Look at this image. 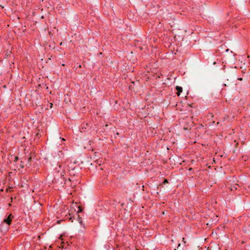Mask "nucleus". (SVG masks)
I'll return each instance as SVG.
<instances>
[{
    "instance_id": "f257e3e1",
    "label": "nucleus",
    "mask_w": 250,
    "mask_h": 250,
    "mask_svg": "<svg viewBox=\"0 0 250 250\" xmlns=\"http://www.w3.org/2000/svg\"><path fill=\"white\" fill-rule=\"evenodd\" d=\"M12 218H13V215L12 214H10L6 218L4 219L3 222L7 225H10Z\"/></svg>"
},
{
    "instance_id": "f03ea898",
    "label": "nucleus",
    "mask_w": 250,
    "mask_h": 250,
    "mask_svg": "<svg viewBox=\"0 0 250 250\" xmlns=\"http://www.w3.org/2000/svg\"><path fill=\"white\" fill-rule=\"evenodd\" d=\"M176 90H177V92H176V94L177 95L179 96L181 93L183 91V88L181 86H176Z\"/></svg>"
},
{
    "instance_id": "7ed1b4c3",
    "label": "nucleus",
    "mask_w": 250,
    "mask_h": 250,
    "mask_svg": "<svg viewBox=\"0 0 250 250\" xmlns=\"http://www.w3.org/2000/svg\"><path fill=\"white\" fill-rule=\"evenodd\" d=\"M19 166H20V168H23L24 167V162L23 161H21L20 162Z\"/></svg>"
},
{
    "instance_id": "20e7f679",
    "label": "nucleus",
    "mask_w": 250,
    "mask_h": 250,
    "mask_svg": "<svg viewBox=\"0 0 250 250\" xmlns=\"http://www.w3.org/2000/svg\"><path fill=\"white\" fill-rule=\"evenodd\" d=\"M19 158L18 156H15L14 158V162L16 163L19 160Z\"/></svg>"
},
{
    "instance_id": "39448f33",
    "label": "nucleus",
    "mask_w": 250,
    "mask_h": 250,
    "mask_svg": "<svg viewBox=\"0 0 250 250\" xmlns=\"http://www.w3.org/2000/svg\"><path fill=\"white\" fill-rule=\"evenodd\" d=\"M238 187V185L235 184V185L233 186V188H234L235 189H237Z\"/></svg>"
},
{
    "instance_id": "423d86ee",
    "label": "nucleus",
    "mask_w": 250,
    "mask_h": 250,
    "mask_svg": "<svg viewBox=\"0 0 250 250\" xmlns=\"http://www.w3.org/2000/svg\"><path fill=\"white\" fill-rule=\"evenodd\" d=\"M83 209L82 208L80 207H79L78 210L77 211L78 213L81 212L82 211Z\"/></svg>"
},
{
    "instance_id": "0eeeda50",
    "label": "nucleus",
    "mask_w": 250,
    "mask_h": 250,
    "mask_svg": "<svg viewBox=\"0 0 250 250\" xmlns=\"http://www.w3.org/2000/svg\"><path fill=\"white\" fill-rule=\"evenodd\" d=\"M167 183H168V180L166 179H164V180L163 181V184H165Z\"/></svg>"
},
{
    "instance_id": "6e6552de",
    "label": "nucleus",
    "mask_w": 250,
    "mask_h": 250,
    "mask_svg": "<svg viewBox=\"0 0 250 250\" xmlns=\"http://www.w3.org/2000/svg\"><path fill=\"white\" fill-rule=\"evenodd\" d=\"M31 159H32V157H29V158H28V163L31 162Z\"/></svg>"
},
{
    "instance_id": "1a4fd4ad",
    "label": "nucleus",
    "mask_w": 250,
    "mask_h": 250,
    "mask_svg": "<svg viewBox=\"0 0 250 250\" xmlns=\"http://www.w3.org/2000/svg\"><path fill=\"white\" fill-rule=\"evenodd\" d=\"M180 244H178V246H177V248H178L179 247H180Z\"/></svg>"
},
{
    "instance_id": "9d476101",
    "label": "nucleus",
    "mask_w": 250,
    "mask_h": 250,
    "mask_svg": "<svg viewBox=\"0 0 250 250\" xmlns=\"http://www.w3.org/2000/svg\"><path fill=\"white\" fill-rule=\"evenodd\" d=\"M192 170V168H189V170Z\"/></svg>"
},
{
    "instance_id": "9b49d317",
    "label": "nucleus",
    "mask_w": 250,
    "mask_h": 250,
    "mask_svg": "<svg viewBox=\"0 0 250 250\" xmlns=\"http://www.w3.org/2000/svg\"><path fill=\"white\" fill-rule=\"evenodd\" d=\"M239 80H242V78H239L238 79Z\"/></svg>"
},
{
    "instance_id": "f8f14e48",
    "label": "nucleus",
    "mask_w": 250,
    "mask_h": 250,
    "mask_svg": "<svg viewBox=\"0 0 250 250\" xmlns=\"http://www.w3.org/2000/svg\"><path fill=\"white\" fill-rule=\"evenodd\" d=\"M174 250H176V249H174Z\"/></svg>"
}]
</instances>
